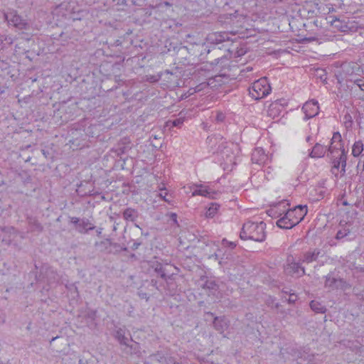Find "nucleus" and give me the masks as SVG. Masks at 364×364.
<instances>
[{
    "label": "nucleus",
    "mask_w": 364,
    "mask_h": 364,
    "mask_svg": "<svg viewBox=\"0 0 364 364\" xmlns=\"http://www.w3.org/2000/svg\"><path fill=\"white\" fill-rule=\"evenodd\" d=\"M267 237L266 223L263 221H246L241 228L240 237L241 240H251L257 242H262Z\"/></svg>",
    "instance_id": "obj_1"
},
{
    "label": "nucleus",
    "mask_w": 364,
    "mask_h": 364,
    "mask_svg": "<svg viewBox=\"0 0 364 364\" xmlns=\"http://www.w3.org/2000/svg\"><path fill=\"white\" fill-rule=\"evenodd\" d=\"M307 213V206L299 205L286 210L284 215L277 221V225L282 229H291L298 225Z\"/></svg>",
    "instance_id": "obj_2"
},
{
    "label": "nucleus",
    "mask_w": 364,
    "mask_h": 364,
    "mask_svg": "<svg viewBox=\"0 0 364 364\" xmlns=\"http://www.w3.org/2000/svg\"><path fill=\"white\" fill-rule=\"evenodd\" d=\"M270 91L271 87L266 77L256 80L249 88L250 95L256 100L264 98L269 94Z\"/></svg>",
    "instance_id": "obj_3"
},
{
    "label": "nucleus",
    "mask_w": 364,
    "mask_h": 364,
    "mask_svg": "<svg viewBox=\"0 0 364 364\" xmlns=\"http://www.w3.org/2000/svg\"><path fill=\"white\" fill-rule=\"evenodd\" d=\"M37 279L38 282H46L48 286H51L60 282V276L53 267L44 264L41 267Z\"/></svg>",
    "instance_id": "obj_4"
},
{
    "label": "nucleus",
    "mask_w": 364,
    "mask_h": 364,
    "mask_svg": "<svg viewBox=\"0 0 364 364\" xmlns=\"http://www.w3.org/2000/svg\"><path fill=\"white\" fill-rule=\"evenodd\" d=\"M4 18L9 25L19 30H28L30 28L28 21L18 15L16 10L11 9L4 13Z\"/></svg>",
    "instance_id": "obj_5"
},
{
    "label": "nucleus",
    "mask_w": 364,
    "mask_h": 364,
    "mask_svg": "<svg viewBox=\"0 0 364 364\" xmlns=\"http://www.w3.org/2000/svg\"><path fill=\"white\" fill-rule=\"evenodd\" d=\"M284 272L291 277H301L305 274V269L301 266L300 259L295 262L294 257L290 256L287 258V264L284 266Z\"/></svg>",
    "instance_id": "obj_6"
},
{
    "label": "nucleus",
    "mask_w": 364,
    "mask_h": 364,
    "mask_svg": "<svg viewBox=\"0 0 364 364\" xmlns=\"http://www.w3.org/2000/svg\"><path fill=\"white\" fill-rule=\"evenodd\" d=\"M70 222L74 225L75 230L80 234H87L90 230L95 229V224L87 218L70 217Z\"/></svg>",
    "instance_id": "obj_7"
},
{
    "label": "nucleus",
    "mask_w": 364,
    "mask_h": 364,
    "mask_svg": "<svg viewBox=\"0 0 364 364\" xmlns=\"http://www.w3.org/2000/svg\"><path fill=\"white\" fill-rule=\"evenodd\" d=\"M168 50L171 53L172 56H176V59L178 60V63L183 65L190 63V51L189 48L186 46L178 44L177 46H173V50L168 48Z\"/></svg>",
    "instance_id": "obj_8"
},
{
    "label": "nucleus",
    "mask_w": 364,
    "mask_h": 364,
    "mask_svg": "<svg viewBox=\"0 0 364 364\" xmlns=\"http://www.w3.org/2000/svg\"><path fill=\"white\" fill-rule=\"evenodd\" d=\"M302 110L305 114L304 120L313 118L318 114V103L314 100L308 101L303 105Z\"/></svg>",
    "instance_id": "obj_9"
},
{
    "label": "nucleus",
    "mask_w": 364,
    "mask_h": 364,
    "mask_svg": "<svg viewBox=\"0 0 364 364\" xmlns=\"http://www.w3.org/2000/svg\"><path fill=\"white\" fill-rule=\"evenodd\" d=\"M287 206H289L288 203L285 201H281L279 203L272 205L269 209L267 210V213L272 218H281L282 217L287 210Z\"/></svg>",
    "instance_id": "obj_10"
},
{
    "label": "nucleus",
    "mask_w": 364,
    "mask_h": 364,
    "mask_svg": "<svg viewBox=\"0 0 364 364\" xmlns=\"http://www.w3.org/2000/svg\"><path fill=\"white\" fill-rule=\"evenodd\" d=\"M161 200H164L171 207L176 205V201L174 200L173 193H171L168 188L166 186L164 180L161 179Z\"/></svg>",
    "instance_id": "obj_11"
},
{
    "label": "nucleus",
    "mask_w": 364,
    "mask_h": 364,
    "mask_svg": "<svg viewBox=\"0 0 364 364\" xmlns=\"http://www.w3.org/2000/svg\"><path fill=\"white\" fill-rule=\"evenodd\" d=\"M252 161L258 165H265L268 164L269 157L265 154L262 148H255L252 154Z\"/></svg>",
    "instance_id": "obj_12"
},
{
    "label": "nucleus",
    "mask_w": 364,
    "mask_h": 364,
    "mask_svg": "<svg viewBox=\"0 0 364 364\" xmlns=\"http://www.w3.org/2000/svg\"><path fill=\"white\" fill-rule=\"evenodd\" d=\"M196 189L192 193V196H201L209 198H215L218 193L203 184H194Z\"/></svg>",
    "instance_id": "obj_13"
},
{
    "label": "nucleus",
    "mask_w": 364,
    "mask_h": 364,
    "mask_svg": "<svg viewBox=\"0 0 364 364\" xmlns=\"http://www.w3.org/2000/svg\"><path fill=\"white\" fill-rule=\"evenodd\" d=\"M230 78L226 75H218L208 79L207 84L212 89H218L223 85L228 83Z\"/></svg>",
    "instance_id": "obj_14"
},
{
    "label": "nucleus",
    "mask_w": 364,
    "mask_h": 364,
    "mask_svg": "<svg viewBox=\"0 0 364 364\" xmlns=\"http://www.w3.org/2000/svg\"><path fill=\"white\" fill-rule=\"evenodd\" d=\"M126 332L127 330L125 327H120L116 328L114 333L115 339L117 340L122 346H127V343H129V340L132 338L129 333H128V336H126Z\"/></svg>",
    "instance_id": "obj_15"
},
{
    "label": "nucleus",
    "mask_w": 364,
    "mask_h": 364,
    "mask_svg": "<svg viewBox=\"0 0 364 364\" xmlns=\"http://www.w3.org/2000/svg\"><path fill=\"white\" fill-rule=\"evenodd\" d=\"M213 327L220 333H223L229 326V322L224 316H215L213 319Z\"/></svg>",
    "instance_id": "obj_16"
},
{
    "label": "nucleus",
    "mask_w": 364,
    "mask_h": 364,
    "mask_svg": "<svg viewBox=\"0 0 364 364\" xmlns=\"http://www.w3.org/2000/svg\"><path fill=\"white\" fill-rule=\"evenodd\" d=\"M344 281L340 278L333 277L331 274H328L325 279V287L331 289H337L342 287Z\"/></svg>",
    "instance_id": "obj_17"
},
{
    "label": "nucleus",
    "mask_w": 364,
    "mask_h": 364,
    "mask_svg": "<svg viewBox=\"0 0 364 364\" xmlns=\"http://www.w3.org/2000/svg\"><path fill=\"white\" fill-rule=\"evenodd\" d=\"M321 254V250L315 248L312 250H309L303 254L302 258L300 259L301 263L309 264L316 261Z\"/></svg>",
    "instance_id": "obj_18"
},
{
    "label": "nucleus",
    "mask_w": 364,
    "mask_h": 364,
    "mask_svg": "<svg viewBox=\"0 0 364 364\" xmlns=\"http://www.w3.org/2000/svg\"><path fill=\"white\" fill-rule=\"evenodd\" d=\"M228 38H229L228 33L220 32L210 34L208 36L207 40L210 43L216 46L225 41L226 40H228Z\"/></svg>",
    "instance_id": "obj_19"
},
{
    "label": "nucleus",
    "mask_w": 364,
    "mask_h": 364,
    "mask_svg": "<svg viewBox=\"0 0 364 364\" xmlns=\"http://www.w3.org/2000/svg\"><path fill=\"white\" fill-rule=\"evenodd\" d=\"M327 151V146H323L319 143H316L312 148L309 154L311 158H321L324 156Z\"/></svg>",
    "instance_id": "obj_20"
},
{
    "label": "nucleus",
    "mask_w": 364,
    "mask_h": 364,
    "mask_svg": "<svg viewBox=\"0 0 364 364\" xmlns=\"http://www.w3.org/2000/svg\"><path fill=\"white\" fill-rule=\"evenodd\" d=\"M123 218L127 221L135 222L139 216V213L136 210L127 208L123 211Z\"/></svg>",
    "instance_id": "obj_21"
},
{
    "label": "nucleus",
    "mask_w": 364,
    "mask_h": 364,
    "mask_svg": "<svg viewBox=\"0 0 364 364\" xmlns=\"http://www.w3.org/2000/svg\"><path fill=\"white\" fill-rule=\"evenodd\" d=\"M341 154L339 155V161H341V170L339 171L341 176H344L346 173V167L347 165V154L348 151L344 147L340 148Z\"/></svg>",
    "instance_id": "obj_22"
},
{
    "label": "nucleus",
    "mask_w": 364,
    "mask_h": 364,
    "mask_svg": "<svg viewBox=\"0 0 364 364\" xmlns=\"http://www.w3.org/2000/svg\"><path fill=\"white\" fill-rule=\"evenodd\" d=\"M15 231L16 230L13 227L0 228V235H1V234H4V237L1 240V242L5 245H10L11 240L9 237L7 238L6 235L15 232Z\"/></svg>",
    "instance_id": "obj_23"
},
{
    "label": "nucleus",
    "mask_w": 364,
    "mask_h": 364,
    "mask_svg": "<svg viewBox=\"0 0 364 364\" xmlns=\"http://www.w3.org/2000/svg\"><path fill=\"white\" fill-rule=\"evenodd\" d=\"M129 341L131 342V344L127 343V346H125L124 350L126 351V353H130V354H134V355L139 354L140 353L139 343L133 341V340L132 338L129 340Z\"/></svg>",
    "instance_id": "obj_24"
},
{
    "label": "nucleus",
    "mask_w": 364,
    "mask_h": 364,
    "mask_svg": "<svg viewBox=\"0 0 364 364\" xmlns=\"http://www.w3.org/2000/svg\"><path fill=\"white\" fill-rule=\"evenodd\" d=\"M28 223L31 232H41L43 231V228L42 225L36 218H28Z\"/></svg>",
    "instance_id": "obj_25"
},
{
    "label": "nucleus",
    "mask_w": 364,
    "mask_h": 364,
    "mask_svg": "<svg viewBox=\"0 0 364 364\" xmlns=\"http://www.w3.org/2000/svg\"><path fill=\"white\" fill-rule=\"evenodd\" d=\"M364 145L361 140L355 141L352 147V155L354 157H358L363 151Z\"/></svg>",
    "instance_id": "obj_26"
},
{
    "label": "nucleus",
    "mask_w": 364,
    "mask_h": 364,
    "mask_svg": "<svg viewBox=\"0 0 364 364\" xmlns=\"http://www.w3.org/2000/svg\"><path fill=\"white\" fill-rule=\"evenodd\" d=\"M310 307L315 313L324 314L326 311V306L317 301H311Z\"/></svg>",
    "instance_id": "obj_27"
},
{
    "label": "nucleus",
    "mask_w": 364,
    "mask_h": 364,
    "mask_svg": "<svg viewBox=\"0 0 364 364\" xmlns=\"http://www.w3.org/2000/svg\"><path fill=\"white\" fill-rule=\"evenodd\" d=\"M164 220L168 223L171 228H176L178 226L176 213H166L164 216Z\"/></svg>",
    "instance_id": "obj_28"
},
{
    "label": "nucleus",
    "mask_w": 364,
    "mask_h": 364,
    "mask_svg": "<svg viewBox=\"0 0 364 364\" xmlns=\"http://www.w3.org/2000/svg\"><path fill=\"white\" fill-rule=\"evenodd\" d=\"M329 158L333 164L332 168H331V172L336 176H338V172L339 171L340 165H341V161H339V156H336L335 155L333 156H330Z\"/></svg>",
    "instance_id": "obj_29"
},
{
    "label": "nucleus",
    "mask_w": 364,
    "mask_h": 364,
    "mask_svg": "<svg viewBox=\"0 0 364 364\" xmlns=\"http://www.w3.org/2000/svg\"><path fill=\"white\" fill-rule=\"evenodd\" d=\"M220 208V205L215 203H210L209 208L207 209L205 212V216L207 218H213L217 213L218 209Z\"/></svg>",
    "instance_id": "obj_30"
},
{
    "label": "nucleus",
    "mask_w": 364,
    "mask_h": 364,
    "mask_svg": "<svg viewBox=\"0 0 364 364\" xmlns=\"http://www.w3.org/2000/svg\"><path fill=\"white\" fill-rule=\"evenodd\" d=\"M344 147L343 144H341V145H338L337 144H330L328 147L327 148L328 154L327 156H335V154L338 152V150H340V148Z\"/></svg>",
    "instance_id": "obj_31"
},
{
    "label": "nucleus",
    "mask_w": 364,
    "mask_h": 364,
    "mask_svg": "<svg viewBox=\"0 0 364 364\" xmlns=\"http://www.w3.org/2000/svg\"><path fill=\"white\" fill-rule=\"evenodd\" d=\"M202 287L205 289H208L210 291H216L218 285L214 280H206L203 284Z\"/></svg>",
    "instance_id": "obj_32"
},
{
    "label": "nucleus",
    "mask_w": 364,
    "mask_h": 364,
    "mask_svg": "<svg viewBox=\"0 0 364 364\" xmlns=\"http://www.w3.org/2000/svg\"><path fill=\"white\" fill-rule=\"evenodd\" d=\"M333 23H335V26L338 28L342 32H347L350 29V27L347 24H343L339 19H336Z\"/></svg>",
    "instance_id": "obj_33"
},
{
    "label": "nucleus",
    "mask_w": 364,
    "mask_h": 364,
    "mask_svg": "<svg viewBox=\"0 0 364 364\" xmlns=\"http://www.w3.org/2000/svg\"><path fill=\"white\" fill-rule=\"evenodd\" d=\"M331 144H337L341 145L343 144V140L341 134L338 132H336L333 133L332 139L331 140Z\"/></svg>",
    "instance_id": "obj_34"
},
{
    "label": "nucleus",
    "mask_w": 364,
    "mask_h": 364,
    "mask_svg": "<svg viewBox=\"0 0 364 364\" xmlns=\"http://www.w3.org/2000/svg\"><path fill=\"white\" fill-rule=\"evenodd\" d=\"M169 123L171 124L172 127L180 128L183 124V119L176 118L173 117V119H169Z\"/></svg>",
    "instance_id": "obj_35"
},
{
    "label": "nucleus",
    "mask_w": 364,
    "mask_h": 364,
    "mask_svg": "<svg viewBox=\"0 0 364 364\" xmlns=\"http://www.w3.org/2000/svg\"><path fill=\"white\" fill-rule=\"evenodd\" d=\"M349 233V229L344 228L343 230H339L336 235V239L340 240L347 236Z\"/></svg>",
    "instance_id": "obj_36"
},
{
    "label": "nucleus",
    "mask_w": 364,
    "mask_h": 364,
    "mask_svg": "<svg viewBox=\"0 0 364 364\" xmlns=\"http://www.w3.org/2000/svg\"><path fill=\"white\" fill-rule=\"evenodd\" d=\"M177 46H178V44L170 42L169 41H166L165 43V48L161 50V53H168L171 55V53L169 52L168 49L171 48V50H173V47Z\"/></svg>",
    "instance_id": "obj_37"
},
{
    "label": "nucleus",
    "mask_w": 364,
    "mask_h": 364,
    "mask_svg": "<svg viewBox=\"0 0 364 364\" xmlns=\"http://www.w3.org/2000/svg\"><path fill=\"white\" fill-rule=\"evenodd\" d=\"M281 305L279 303H275L274 306H272V309H275L277 310V313L282 314L283 316H286L289 311H286L285 309H281Z\"/></svg>",
    "instance_id": "obj_38"
},
{
    "label": "nucleus",
    "mask_w": 364,
    "mask_h": 364,
    "mask_svg": "<svg viewBox=\"0 0 364 364\" xmlns=\"http://www.w3.org/2000/svg\"><path fill=\"white\" fill-rule=\"evenodd\" d=\"M355 84H356L361 90L364 91V80L362 79H356L354 80Z\"/></svg>",
    "instance_id": "obj_39"
},
{
    "label": "nucleus",
    "mask_w": 364,
    "mask_h": 364,
    "mask_svg": "<svg viewBox=\"0 0 364 364\" xmlns=\"http://www.w3.org/2000/svg\"><path fill=\"white\" fill-rule=\"evenodd\" d=\"M223 245H225L228 246L231 249H234L236 247V245H237L235 242H229L226 239H223Z\"/></svg>",
    "instance_id": "obj_40"
},
{
    "label": "nucleus",
    "mask_w": 364,
    "mask_h": 364,
    "mask_svg": "<svg viewBox=\"0 0 364 364\" xmlns=\"http://www.w3.org/2000/svg\"><path fill=\"white\" fill-rule=\"evenodd\" d=\"M127 151V148L125 146H119L117 149H116V152L118 156L119 155H122L123 154H124Z\"/></svg>",
    "instance_id": "obj_41"
},
{
    "label": "nucleus",
    "mask_w": 364,
    "mask_h": 364,
    "mask_svg": "<svg viewBox=\"0 0 364 364\" xmlns=\"http://www.w3.org/2000/svg\"><path fill=\"white\" fill-rule=\"evenodd\" d=\"M172 128H173V127L169 123V119L167 120L164 126V132L170 131Z\"/></svg>",
    "instance_id": "obj_42"
},
{
    "label": "nucleus",
    "mask_w": 364,
    "mask_h": 364,
    "mask_svg": "<svg viewBox=\"0 0 364 364\" xmlns=\"http://www.w3.org/2000/svg\"><path fill=\"white\" fill-rule=\"evenodd\" d=\"M297 299V296L296 295H295L294 294H291L290 296H289V298L288 299V302L289 304H293L295 302V301Z\"/></svg>",
    "instance_id": "obj_43"
},
{
    "label": "nucleus",
    "mask_w": 364,
    "mask_h": 364,
    "mask_svg": "<svg viewBox=\"0 0 364 364\" xmlns=\"http://www.w3.org/2000/svg\"><path fill=\"white\" fill-rule=\"evenodd\" d=\"M146 80L149 82H154L158 81V78L155 75H150V76H146Z\"/></svg>",
    "instance_id": "obj_44"
},
{
    "label": "nucleus",
    "mask_w": 364,
    "mask_h": 364,
    "mask_svg": "<svg viewBox=\"0 0 364 364\" xmlns=\"http://www.w3.org/2000/svg\"><path fill=\"white\" fill-rule=\"evenodd\" d=\"M151 272H155L157 275L159 274V268L158 264L156 266H151V269H149V272L151 273Z\"/></svg>",
    "instance_id": "obj_45"
},
{
    "label": "nucleus",
    "mask_w": 364,
    "mask_h": 364,
    "mask_svg": "<svg viewBox=\"0 0 364 364\" xmlns=\"http://www.w3.org/2000/svg\"><path fill=\"white\" fill-rule=\"evenodd\" d=\"M224 119H225V116L223 113L219 112L217 114L216 118H215L216 121L223 122Z\"/></svg>",
    "instance_id": "obj_46"
},
{
    "label": "nucleus",
    "mask_w": 364,
    "mask_h": 364,
    "mask_svg": "<svg viewBox=\"0 0 364 364\" xmlns=\"http://www.w3.org/2000/svg\"><path fill=\"white\" fill-rule=\"evenodd\" d=\"M165 360L166 364H180L179 363H177L173 358H166Z\"/></svg>",
    "instance_id": "obj_47"
},
{
    "label": "nucleus",
    "mask_w": 364,
    "mask_h": 364,
    "mask_svg": "<svg viewBox=\"0 0 364 364\" xmlns=\"http://www.w3.org/2000/svg\"><path fill=\"white\" fill-rule=\"evenodd\" d=\"M102 243L104 244V245H107L108 244L109 245H113L115 247H119V245L118 244H117V243H114V244L112 243V242L109 240H106L102 242Z\"/></svg>",
    "instance_id": "obj_48"
},
{
    "label": "nucleus",
    "mask_w": 364,
    "mask_h": 364,
    "mask_svg": "<svg viewBox=\"0 0 364 364\" xmlns=\"http://www.w3.org/2000/svg\"><path fill=\"white\" fill-rule=\"evenodd\" d=\"M6 320V315L5 314L0 310V323H4Z\"/></svg>",
    "instance_id": "obj_49"
},
{
    "label": "nucleus",
    "mask_w": 364,
    "mask_h": 364,
    "mask_svg": "<svg viewBox=\"0 0 364 364\" xmlns=\"http://www.w3.org/2000/svg\"><path fill=\"white\" fill-rule=\"evenodd\" d=\"M164 4L165 6H171L173 5V1H161V6Z\"/></svg>",
    "instance_id": "obj_50"
},
{
    "label": "nucleus",
    "mask_w": 364,
    "mask_h": 364,
    "mask_svg": "<svg viewBox=\"0 0 364 364\" xmlns=\"http://www.w3.org/2000/svg\"><path fill=\"white\" fill-rule=\"evenodd\" d=\"M274 304H275L274 303V300H273V299L269 298V299L267 301V305H268L269 306H271V307H272V306H274Z\"/></svg>",
    "instance_id": "obj_51"
},
{
    "label": "nucleus",
    "mask_w": 364,
    "mask_h": 364,
    "mask_svg": "<svg viewBox=\"0 0 364 364\" xmlns=\"http://www.w3.org/2000/svg\"><path fill=\"white\" fill-rule=\"evenodd\" d=\"M140 245V243H138V242H134L133 245L132 246V250H136L139 246Z\"/></svg>",
    "instance_id": "obj_52"
},
{
    "label": "nucleus",
    "mask_w": 364,
    "mask_h": 364,
    "mask_svg": "<svg viewBox=\"0 0 364 364\" xmlns=\"http://www.w3.org/2000/svg\"><path fill=\"white\" fill-rule=\"evenodd\" d=\"M237 12V11H235L234 14H228V15L230 16V17H229V18H230V19H232L233 17H234V18H236V17H237V16H236Z\"/></svg>",
    "instance_id": "obj_53"
},
{
    "label": "nucleus",
    "mask_w": 364,
    "mask_h": 364,
    "mask_svg": "<svg viewBox=\"0 0 364 364\" xmlns=\"http://www.w3.org/2000/svg\"><path fill=\"white\" fill-rule=\"evenodd\" d=\"M102 228H98L96 230L97 236H100V235L102 234Z\"/></svg>",
    "instance_id": "obj_54"
},
{
    "label": "nucleus",
    "mask_w": 364,
    "mask_h": 364,
    "mask_svg": "<svg viewBox=\"0 0 364 364\" xmlns=\"http://www.w3.org/2000/svg\"><path fill=\"white\" fill-rule=\"evenodd\" d=\"M202 48H203L204 51L206 52L207 53H210V48H208L207 46H203Z\"/></svg>",
    "instance_id": "obj_55"
},
{
    "label": "nucleus",
    "mask_w": 364,
    "mask_h": 364,
    "mask_svg": "<svg viewBox=\"0 0 364 364\" xmlns=\"http://www.w3.org/2000/svg\"><path fill=\"white\" fill-rule=\"evenodd\" d=\"M358 297L359 299L364 300V291L358 294Z\"/></svg>",
    "instance_id": "obj_56"
},
{
    "label": "nucleus",
    "mask_w": 364,
    "mask_h": 364,
    "mask_svg": "<svg viewBox=\"0 0 364 364\" xmlns=\"http://www.w3.org/2000/svg\"><path fill=\"white\" fill-rule=\"evenodd\" d=\"M222 59H223V58H218L215 59V63H215V65H218V64L219 63L220 60H222Z\"/></svg>",
    "instance_id": "obj_57"
},
{
    "label": "nucleus",
    "mask_w": 364,
    "mask_h": 364,
    "mask_svg": "<svg viewBox=\"0 0 364 364\" xmlns=\"http://www.w3.org/2000/svg\"><path fill=\"white\" fill-rule=\"evenodd\" d=\"M164 73H166V74H171V75L172 77H175L173 76V74L172 73H170L168 70H166L164 71Z\"/></svg>",
    "instance_id": "obj_58"
},
{
    "label": "nucleus",
    "mask_w": 364,
    "mask_h": 364,
    "mask_svg": "<svg viewBox=\"0 0 364 364\" xmlns=\"http://www.w3.org/2000/svg\"><path fill=\"white\" fill-rule=\"evenodd\" d=\"M314 40H315L314 38H305V41H309V42L313 41Z\"/></svg>",
    "instance_id": "obj_59"
},
{
    "label": "nucleus",
    "mask_w": 364,
    "mask_h": 364,
    "mask_svg": "<svg viewBox=\"0 0 364 364\" xmlns=\"http://www.w3.org/2000/svg\"><path fill=\"white\" fill-rule=\"evenodd\" d=\"M160 277H165V274L164 273V272L162 271V269L161 268V274H160Z\"/></svg>",
    "instance_id": "obj_60"
},
{
    "label": "nucleus",
    "mask_w": 364,
    "mask_h": 364,
    "mask_svg": "<svg viewBox=\"0 0 364 364\" xmlns=\"http://www.w3.org/2000/svg\"><path fill=\"white\" fill-rule=\"evenodd\" d=\"M5 39H6V38H4V36L0 35V41H1V42H2V41H3L4 40H5Z\"/></svg>",
    "instance_id": "obj_61"
},
{
    "label": "nucleus",
    "mask_w": 364,
    "mask_h": 364,
    "mask_svg": "<svg viewBox=\"0 0 364 364\" xmlns=\"http://www.w3.org/2000/svg\"><path fill=\"white\" fill-rule=\"evenodd\" d=\"M56 338H58V336H56V337H53V338L50 340V343H52L53 341H54Z\"/></svg>",
    "instance_id": "obj_62"
},
{
    "label": "nucleus",
    "mask_w": 364,
    "mask_h": 364,
    "mask_svg": "<svg viewBox=\"0 0 364 364\" xmlns=\"http://www.w3.org/2000/svg\"><path fill=\"white\" fill-rule=\"evenodd\" d=\"M311 137L310 136L306 137V141H309L311 140Z\"/></svg>",
    "instance_id": "obj_63"
},
{
    "label": "nucleus",
    "mask_w": 364,
    "mask_h": 364,
    "mask_svg": "<svg viewBox=\"0 0 364 364\" xmlns=\"http://www.w3.org/2000/svg\"><path fill=\"white\" fill-rule=\"evenodd\" d=\"M163 206H164V207H166V205H165V204H161V205H160L161 210L162 209V207H163Z\"/></svg>",
    "instance_id": "obj_64"
}]
</instances>
